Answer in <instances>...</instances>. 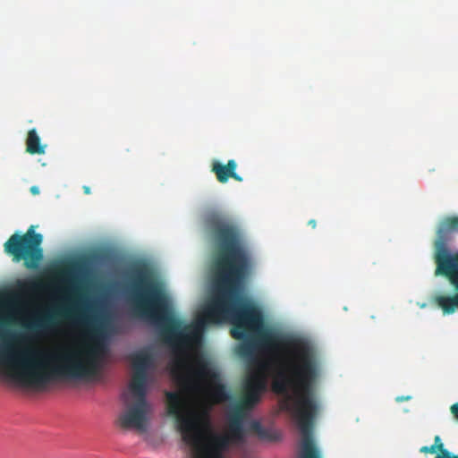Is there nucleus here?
Masks as SVG:
<instances>
[{"label": "nucleus", "mask_w": 458, "mask_h": 458, "mask_svg": "<svg viewBox=\"0 0 458 458\" xmlns=\"http://www.w3.org/2000/svg\"><path fill=\"white\" fill-rule=\"evenodd\" d=\"M17 289L0 297V317L23 328L0 340V379L38 390L58 379L93 378L106 359V341L29 333L41 326L39 312L31 307L27 288Z\"/></svg>", "instance_id": "obj_1"}, {"label": "nucleus", "mask_w": 458, "mask_h": 458, "mask_svg": "<svg viewBox=\"0 0 458 458\" xmlns=\"http://www.w3.org/2000/svg\"><path fill=\"white\" fill-rule=\"evenodd\" d=\"M109 255L94 250L48 262L38 273L0 286H165L158 268L145 259L115 260L104 269Z\"/></svg>", "instance_id": "obj_2"}, {"label": "nucleus", "mask_w": 458, "mask_h": 458, "mask_svg": "<svg viewBox=\"0 0 458 458\" xmlns=\"http://www.w3.org/2000/svg\"><path fill=\"white\" fill-rule=\"evenodd\" d=\"M205 225L214 247L208 277L209 286H244L253 257L237 225L218 213H210Z\"/></svg>", "instance_id": "obj_3"}, {"label": "nucleus", "mask_w": 458, "mask_h": 458, "mask_svg": "<svg viewBox=\"0 0 458 458\" xmlns=\"http://www.w3.org/2000/svg\"><path fill=\"white\" fill-rule=\"evenodd\" d=\"M131 379L123 393V410L119 424L124 428L144 430L149 424L152 406L147 400L148 372L152 365L149 349L134 351L130 355Z\"/></svg>", "instance_id": "obj_4"}, {"label": "nucleus", "mask_w": 458, "mask_h": 458, "mask_svg": "<svg viewBox=\"0 0 458 458\" xmlns=\"http://www.w3.org/2000/svg\"><path fill=\"white\" fill-rule=\"evenodd\" d=\"M30 225L25 233H13L4 243V252L13 263L22 262L25 268L38 270L44 259L43 235Z\"/></svg>", "instance_id": "obj_5"}, {"label": "nucleus", "mask_w": 458, "mask_h": 458, "mask_svg": "<svg viewBox=\"0 0 458 458\" xmlns=\"http://www.w3.org/2000/svg\"><path fill=\"white\" fill-rule=\"evenodd\" d=\"M458 216L446 217L442 227L437 231V238L435 242L434 259L436 263V276H442L448 279L453 286H458V252L452 253L446 246V231H458L450 227L448 220Z\"/></svg>", "instance_id": "obj_6"}, {"label": "nucleus", "mask_w": 458, "mask_h": 458, "mask_svg": "<svg viewBox=\"0 0 458 458\" xmlns=\"http://www.w3.org/2000/svg\"><path fill=\"white\" fill-rule=\"evenodd\" d=\"M236 168V161L230 159L226 165H223L218 161H214L211 171L216 174L217 181L221 183H225L229 178H233L237 182H242V177L235 172Z\"/></svg>", "instance_id": "obj_7"}, {"label": "nucleus", "mask_w": 458, "mask_h": 458, "mask_svg": "<svg viewBox=\"0 0 458 458\" xmlns=\"http://www.w3.org/2000/svg\"><path fill=\"white\" fill-rule=\"evenodd\" d=\"M437 302L445 314L453 313L455 310H458V293L454 297H438ZM451 411L458 420V403L452 405Z\"/></svg>", "instance_id": "obj_8"}, {"label": "nucleus", "mask_w": 458, "mask_h": 458, "mask_svg": "<svg viewBox=\"0 0 458 458\" xmlns=\"http://www.w3.org/2000/svg\"><path fill=\"white\" fill-rule=\"evenodd\" d=\"M46 146L40 142V138L37 133L36 129H31L28 132L26 139V150L31 155H42L45 153Z\"/></svg>", "instance_id": "obj_9"}, {"label": "nucleus", "mask_w": 458, "mask_h": 458, "mask_svg": "<svg viewBox=\"0 0 458 458\" xmlns=\"http://www.w3.org/2000/svg\"><path fill=\"white\" fill-rule=\"evenodd\" d=\"M443 447L444 444L442 442V439L440 438L439 436H437L435 437V444L430 446H422L420 448V452L425 454L432 453L437 454V453H441V449H443Z\"/></svg>", "instance_id": "obj_10"}, {"label": "nucleus", "mask_w": 458, "mask_h": 458, "mask_svg": "<svg viewBox=\"0 0 458 458\" xmlns=\"http://www.w3.org/2000/svg\"><path fill=\"white\" fill-rule=\"evenodd\" d=\"M436 458H458V455L449 452L445 446L441 449V453H437Z\"/></svg>", "instance_id": "obj_11"}, {"label": "nucleus", "mask_w": 458, "mask_h": 458, "mask_svg": "<svg viewBox=\"0 0 458 458\" xmlns=\"http://www.w3.org/2000/svg\"><path fill=\"white\" fill-rule=\"evenodd\" d=\"M448 224L450 227L452 228H457L458 227V218H451L448 220Z\"/></svg>", "instance_id": "obj_12"}, {"label": "nucleus", "mask_w": 458, "mask_h": 458, "mask_svg": "<svg viewBox=\"0 0 458 458\" xmlns=\"http://www.w3.org/2000/svg\"><path fill=\"white\" fill-rule=\"evenodd\" d=\"M30 191L33 195H38L39 193V189L38 186H31Z\"/></svg>", "instance_id": "obj_13"}, {"label": "nucleus", "mask_w": 458, "mask_h": 458, "mask_svg": "<svg viewBox=\"0 0 458 458\" xmlns=\"http://www.w3.org/2000/svg\"><path fill=\"white\" fill-rule=\"evenodd\" d=\"M308 225H310L312 228H315L317 225V223L314 219H311L309 221Z\"/></svg>", "instance_id": "obj_14"}, {"label": "nucleus", "mask_w": 458, "mask_h": 458, "mask_svg": "<svg viewBox=\"0 0 458 458\" xmlns=\"http://www.w3.org/2000/svg\"><path fill=\"white\" fill-rule=\"evenodd\" d=\"M83 191L86 194H89L90 193V189L89 186H84L83 187Z\"/></svg>", "instance_id": "obj_15"}, {"label": "nucleus", "mask_w": 458, "mask_h": 458, "mask_svg": "<svg viewBox=\"0 0 458 458\" xmlns=\"http://www.w3.org/2000/svg\"><path fill=\"white\" fill-rule=\"evenodd\" d=\"M410 399V396H407V397H403V396H399L396 398L397 401H403V400H408Z\"/></svg>", "instance_id": "obj_16"}]
</instances>
